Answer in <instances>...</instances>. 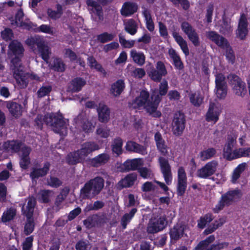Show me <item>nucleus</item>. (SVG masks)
I'll return each instance as SVG.
<instances>
[{
  "instance_id": "f257e3e1",
  "label": "nucleus",
  "mask_w": 250,
  "mask_h": 250,
  "mask_svg": "<svg viewBox=\"0 0 250 250\" xmlns=\"http://www.w3.org/2000/svg\"><path fill=\"white\" fill-rule=\"evenodd\" d=\"M150 98L148 91L142 90L140 94L131 102L129 103V107L132 109H140L141 107L154 118H159L162 116L161 112L157 110L159 104L162 100L159 95L152 94Z\"/></svg>"
},
{
  "instance_id": "f03ea898",
  "label": "nucleus",
  "mask_w": 250,
  "mask_h": 250,
  "mask_svg": "<svg viewBox=\"0 0 250 250\" xmlns=\"http://www.w3.org/2000/svg\"><path fill=\"white\" fill-rule=\"evenodd\" d=\"M104 186V179L101 176H96L84 183L80 189V196L83 199H91L101 192Z\"/></svg>"
},
{
  "instance_id": "7ed1b4c3",
  "label": "nucleus",
  "mask_w": 250,
  "mask_h": 250,
  "mask_svg": "<svg viewBox=\"0 0 250 250\" xmlns=\"http://www.w3.org/2000/svg\"><path fill=\"white\" fill-rule=\"evenodd\" d=\"M242 196V191L238 188L229 190L221 195L218 203L212 209L213 212L215 213H219L225 207H229L233 203L239 200Z\"/></svg>"
},
{
  "instance_id": "20e7f679",
  "label": "nucleus",
  "mask_w": 250,
  "mask_h": 250,
  "mask_svg": "<svg viewBox=\"0 0 250 250\" xmlns=\"http://www.w3.org/2000/svg\"><path fill=\"white\" fill-rule=\"evenodd\" d=\"M8 48L9 55L14 56L10 61V69L13 72L22 66L21 59L24 55V48L22 43L16 40L12 41Z\"/></svg>"
},
{
  "instance_id": "39448f33",
  "label": "nucleus",
  "mask_w": 250,
  "mask_h": 250,
  "mask_svg": "<svg viewBox=\"0 0 250 250\" xmlns=\"http://www.w3.org/2000/svg\"><path fill=\"white\" fill-rule=\"evenodd\" d=\"M45 119L46 125L50 126L55 133L62 136L67 134L66 123L62 114L52 113L49 115H45Z\"/></svg>"
},
{
  "instance_id": "423d86ee",
  "label": "nucleus",
  "mask_w": 250,
  "mask_h": 250,
  "mask_svg": "<svg viewBox=\"0 0 250 250\" xmlns=\"http://www.w3.org/2000/svg\"><path fill=\"white\" fill-rule=\"evenodd\" d=\"M23 65L13 72L14 79L20 88H25L29 83V79L39 81L40 77L34 73L25 72Z\"/></svg>"
},
{
  "instance_id": "0eeeda50",
  "label": "nucleus",
  "mask_w": 250,
  "mask_h": 250,
  "mask_svg": "<svg viewBox=\"0 0 250 250\" xmlns=\"http://www.w3.org/2000/svg\"><path fill=\"white\" fill-rule=\"evenodd\" d=\"M168 220L165 214L152 218L146 228V231L149 234H155L163 231L167 226Z\"/></svg>"
},
{
  "instance_id": "6e6552de",
  "label": "nucleus",
  "mask_w": 250,
  "mask_h": 250,
  "mask_svg": "<svg viewBox=\"0 0 250 250\" xmlns=\"http://www.w3.org/2000/svg\"><path fill=\"white\" fill-rule=\"evenodd\" d=\"M228 79L234 94L238 96L244 97L247 91L245 82L239 76L234 74H229Z\"/></svg>"
},
{
  "instance_id": "1a4fd4ad",
  "label": "nucleus",
  "mask_w": 250,
  "mask_h": 250,
  "mask_svg": "<svg viewBox=\"0 0 250 250\" xmlns=\"http://www.w3.org/2000/svg\"><path fill=\"white\" fill-rule=\"evenodd\" d=\"M186 126V116L181 111L176 112L174 115L172 123V131L174 135L177 136L182 134Z\"/></svg>"
},
{
  "instance_id": "9d476101",
  "label": "nucleus",
  "mask_w": 250,
  "mask_h": 250,
  "mask_svg": "<svg viewBox=\"0 0 250 250\" xmlns=\"http://www.w3.org/2000/svg\"><path fill=\"white\" fill-rule=\"evenodd\" d=\"M182 31L187 36L188 40L195 47L200 44V38L196 30L187 21L182 22L181 24Z\"/></svg>"
},
{
  "instance_id": "9b49d317",
  "label": "nucleus",
  "mask_w": 250,
  "mask_h": 250,
  "mask_svg": "<svg viewBox=\"0 0 250 250\" xmlns=\"http://www.w3.org/2000/svg\"><path fill=\"white\" fill-rule=\"evenodd\" d=\"M158 161L166 184L170 185L172 183V175L171 166L168 159L160 156L159 157Z\"/></svg>"
},
{
  "instance_id": "f8f14e48",
  "label": "nucleus",
  "mask_w": 250,
  "mask_h": 250,
  "mask_svg": "<svg viewBox=\"0 0 250 250\" xmlns=\"http://www.w3.org/2000/svg\"><path fill=\"white\" fill-rule=\"evenodd\" d=\"M247 15L244 13H241L239 20L237 29L235 33L237 38L242 41L246 39L249 33Z\"/></svg>"
},
{
  "instance_id": "ddd939ff",
  "label": "nucleus",
  "mask_w": 250,
  "mask_h": 250,
  "mask_svg": "<svg viewBox=\"0 0 250 250\" xmlns=\"http://www.w3.org/2000/svg\"><path fill=\"white\" fill-rule=\"evenodd\" d=\"M215 89L217 97L220 99H224L227 94L228 87L225 77L221 73L215 76Z\"/></svg>"
},
{
  "instance_id": "4468645a",
  "label": "nucleus",
  "mask_w": 250,
  "mask_h": 250,
  "mask_svg": "<svg viewBox=\"0 0 250 250\" xmlns=\"http://www.w3.org/2000/svg\"><path fill=\"white\" fill-rule=\"evenodd\" d=\"M188 185L187 174L185 168L180 167L178 169L177 194L178 196H183L185 193Z\"/></svg>"
},
{
  "instance_id": "2eb2a0df",
  "label": "nucleus",
  "mask_w": 250,
  "mask_h": 250,
  "mask_svg": "<svg viewBox=\"0 0 250 250\" xmlns=\"http://www.w3.org/2000/svg\"><path fill=\"white\" fill-rule=\"evenodd\" d=\"M217 166L218 163L216 161L213 160L208 162L204 167L197 170V176L201 178H208L215 173Z\"/></svg>"
},
{
  "instance_id": "dca6fc26",
  "label": "nucleus",
  "mask_w": 250,
  "mask_h": 250,
  "mask_svg": "<svg viewBox=\"0 0 250 250\" xmlns=\"http://www.w3.org/2000/svg\"><path fill=\"white\" fill-rule=\"evenodd\" d=\"M106 218L104 214H94L83 221V224L87 228L99 227L106 223Z\"/></svg>"
},
{
  "instance_id": "f3484780",
  "label": "nucleus",
  "mask_w": 250,
  "mask_h": 250,
  "mask_svg": "<svg viewBox=\"0 0 250 250\" xmlns=\"http://www.w3.org/2000/svg\"><path fill=\"white\" fill-rule=\"evenodd\" d=\"M207 37L222 48L225 49V46H229V42L228 40L215 31H208L207 33Z\"/></svg>"
},
{
  "instance_id": "a211bd4d",
  "label": "nucleus",
  "mask_w": 250,
  "mask_h": 250,
  "mask_svg": "<svg viewBox=\"0 0 250 250\" xmlns=\"http://www.w3.org/2000/svg\"><path fill=\"white\" fill-rule=\"evenodd\" d=\"M125 148L126 151L130 153H136L142 155H145L146 153V147L133 141L126 142Z\"/></svg>"
},
{
  "instance_id": "6ab92c4d",
  "label": "nucleus",
  "mask_w": 250,
  "mask_h": 250,
  "mask_svg": "<svg viewBox=\"0 0 250 250\" xmlns=\"http://www.w3.org/2000/svg\"><path fill=\"white\" fill-rule=\"evenodd\" d=\"M6 106L10 114L15 118L18 119L22 115L23 107L20 104L9 101L6 102Z\"/></svg>"
},
{
  "instance_id": "aec40b11",
  "label": "nucleus",
  "mask_w": 250,
  "mask_h": 250,
  "mask_svg": "<svg viewBox=\"0 0 250 250\" xmlns=\"http://www.w3.org/2000/svg\"><path fill=\"white\" fill-rule=\"evenodd\" d=\"M185 230V225L176 223L169 229V234L170 239L174 241L178 240L183 236Z\"/></svg>"
},
{
  "instance_id": "412c9836",
  "label": "nucleus",
  "mask_w": 250,
  "mask_h": 250,
  "mask_svg": "<svg viewBox=\"0 0 250 250\" xmlns=\"http://www.w3.org/2000/svg\"><path fill=\"white\" fill-rule=\"evenodd\" d=\"M138 8V5L135 2L126 1L123 3L120 13L122 16L127 17L136 13Z\"/></svg>"
},
{
  "instance_id": "4be33fe9",
  "label": "nucleus",
  "mask_w": 250,
  "mask_h": 250,
  "mask_svg": "<svg viewBox=\"0 0 250 250\" xmlns=\"http://www.w3.org/2000/svg\"><path fill=\"white\" fill-rule=\"evenodd\" d=\"M137 179V175L135 173H129L118 182L117 184L118 188L122 189L131 187L134 184Z\"/></svg>"
},
{
  "instance_id": "5701e85b",
  "label": "nucleus",
  "mask_w": 250,
  "mask_h": 250,
  "mask_svg": "<svg viewBox=\"0 0 250 250\" xmlns=\"http://www.w3.org/2000/svg\"><path fill=\"white\" fill-rule=\"evenodd\" d=\"M50 164L48 162H45L42 168H33L30 173V177L34 179H38L45 176L50 169Z\"/></svg>"
},
{
  "instance_id": "b1692460",
  "label": "nucleus",
  "mask_w": 250,
  "mask_h": 250,
  "mask_svg": "<svg viewBox=\"0 0 250 250\" xmlns=\"http://www.w3.org/2000/svg\"><path fill=\"white\" fill-rule=\"evenodd\" d=\"M99 149V146L96 143L93 142H87L82 145V147L79 150L81 153V156L84 158L90 153Z\"/></svg>"
},
{
  "instance_id": "393cba45",
  "label": "nucleus",
  "mask_w": 250,
  "mask_h": 250,
  "mask_svg": "<svg viewBox=\"0 0 250 250\" xmlns=\"http://www.w3.org/2000/svg\"><path fill=\"white\" fill-rule=\"evenodd\" d=\"M123 140L120 137L115 138L111 145V150L115 156L118 157L123 153Z\"/></svg>"
},
{
  "instance_id": "a878e982",
  "label": "nucleus",
  "mask_w": 250,
  "mask_h": 250,
  "mask_svg": "<svg viewBox=\"0 0 250 250\" xmlns=\"http://www.w3.org/2000/svg\"><path fill=\"white\" fill-rule=\"evenodd\" d=\"M125 87L124 80L119 79L112 84L110 88V93L114 97L119 96L124 90Z\"/></svg>"
},
{
  "instance_id": "bb28decb",
  "label": "nucleus",
  "mask_w": 250,
  "mask_h": 250,
  "mask_svg": "<svg viewBox=\"0 0 250 250\" xmlns=\"http://www.w3.org/2000/svg\"><path fill=\"white\" fill-rule=\"evenodd\" d=\"M141 165L139 159H128L122 166L124 171L138 170Z\"/></svg>"
},
{
  "instance_id": "cd10ccee",
  "label": "nucleus",
  "mask_w": 250,
  "mask_h": 250,
  "mask_svg": "<svg viewBox=\"0 0 250 250\" xmlns=\"http://www.w3.org/2000/svg\"><path fill=\"white\" fill-rule=\"evenodd\" d=\"M99 121L106 123L110 119V109L107 105L104 104L97 109Z\"/></svg>"
},
{
  "instance_id": "c85d7f7f",
  "label": "nucleus",
  "mask_w": 250,
  "mask_h": 250,
  "mask_svg": "<svg viewBox=\"0 0 250 250\" xmlns=\"http://www.w3.org/2000/svg\"><path fill=\"white\" fill-rule=\"evenodd\" d=\"M235 140L231 136H228L227 142L223 149V156L227 160H229L232 154V148Z\"/></svg>"
},
{
  "instance_id": "c756f323",
  "label": "nucleus",
  "mask_w": 250,
  "mask_h": 250,
  "mask_svg": "<svg viewBox=\"0 0 250 250\" xmlns=\"http://www.w3.org/2000/svg\"><path fill=\"white\" fill-rule=\"evenodd\" d=\"M110 159V156L105 153L98 155L91 160V163L94 167L104 165L106 164Z\"/></svg>"
},
{
  "instance_id": "7c9ffc66",
  "label": "nucleus",
  "mask_w": 250,
  "mask_h": 250,
  "mask_svg": "<svg viewBox=\"0 0 250 250\" xmlns=\"http://www.w3.org/2000/svg\"><path fill=\"white\" fill-rule=\"evenodd\" d=\"M214 103H210L208 111L206 116V120L208 122L212 121L214 123H216L219 120L220 113L217 111H214Z\"/></svg>"
},
{
  "instance_id": "2f4dec72",
  "label": "nucleus",
  "mask_w": 250,
  "mask_h": 250,
  "mask_svg": "<svg viewBox=\"0 0 250 250\" xmlns=\"http://www.w3.org/2000/svg\"><path fill=\"white\" fill-rule=\"evenodd\" d=\"M22 145V143L18 140H13L8 141L3 144V148L5 149L10 148L13 153H18L20 150Z\"/></svg>"
},
{
  "instance_id": "473e14b6",
  "label": "nucleus",
  "mask_w": 250,
  "mask_h": 250,
  "mask_svg": "<svg viewBox=\"0 0 250 250\" xmlns=\"http://www.w3.org/2000/svg\"><path fill=\"white\" fill-rule=\"evenodd\" d=\"M172 36L175 39L176 42L180 46L181 49L186 56L189 55V49L187 42L183 37L179 35V33L176 32L172 33Z\"/></svg>"
},
{
  "instance_id": "72a5a7b5",
  "label": "nucleus",
  "mask_w": 250,
  "mask_h": 250,
  "mask_svg": "<svg viewBox=\"0 0 250 250\" xmlns=\"http://www.w3.org/2000/svg\"><path fill=\"white\" fill-rule=\"evenodd\" d=\"M169 55L173 60V64L175 69L179 70H183L184 68L183 62H182L180 57L176 53L174 49H170L169 50Z\"/></svg>"
},
{
  "instance_id": "f704fd0d",
  "label": "nucleus",
  "mask_w": 250,
  "mask_h": 250,
  "mask_svg": "<svg viewBox=\"0 0 250 250\" xmlns=\"http://www.w3.org/2000/svg\"><path fill=\"white\" fill-rule=\"evenodd\" d=\"M38 50L42 59L45 62H47L49 59V55L51 53L49 47L42 41L38 45Z\"/></svg>"
},
{
  "instance_id": "c9c22d12",
  "label": "nucleus",
  "mask_w": 250,
  "mask_h": 250,
  "mask_svg": "<svg viewBox=\"0 0 250 250\" xmlns=\"http://www.w3.org/2000/svg\"><path fill=\"white\" fill-rule=\"evenodd\" d=\"M56 10H54L51 8L47 10V14L49 18L53 20L60 19L63 14V9L61 4L58 3L56 5Z\"/></svg>"
},
{
  "instance_id": "e433bc0d",
  "label": "nucleus",
  "mask_w": 250,
  "mask_h": 250,
  "mask_svg": "<svg viewBox=\"0 0 250 250\" xmlns=\"http://www.w3.org/2000/svg\"><path fill=\"white\" fill-rule=\"evenodd\" d=\"M50 68L56 72H63L66 69V65L61 58H55L50 65Z\"/></svg>"
},
{
  "instance_id": "4c0bfd02",
  "label": "nucleus",
  "mask_w": 250,
  "mask_h": 250,
  "mask_svg": "<svg viewBox=\"0 0 250 250\" xmlns=\"http://www.w3.org/2000/svg\"><path fill=\"white\" fill-rule=\"evenodd\" d=\"M226 222L225 219L220 218L218 220H215L213 223L209 225L204 231V234L208 235L215 231L218 228L223 226Z\"/></svg>"
},
{
  "instance_id": "58836bf2",
  "label": "nucleus",
  "mask_w": 250,
  "mask_h": 250,
  "mask_svg": "<svg viewBox=\"0 0 250 250\" xmlns=\"http://www.w3.org/2000/svg\"><path fill=\"white\" fill-rule=\"evenodd\" d=\"M215 239V236L210 235L205 239L201 241L193 250H208L209 246L214 241Z\"/></svg>"
},
{
  "instance_id": "ea45409f",
  "label": "nucleus",
  "mask_w": 250,
  "mask_h": 250,
  "mask_svg": "<svg viewBox=\"0 0 250 250\" xmlns=\"http://www.w3.org/2000/svg\"><path fill=\"white\" fill-rule=\"evenodd\" d=\"M36 205V201L34 198H30L29 199L26 209L24 210V207H22L21 211L22 214L26 217H33L34 208Z\"/></svg>"
},
{
  "instance_id": "a19ab883",
  "label": "nucleus",
  "mask_w": 250,
  "mask_h": 250,
  "mask_svg": "<svg viewBox=\"0 0 250 250\" xmlns=\"http://www.w3.org/2000/svg\"><path fill=\"white\" fill-rule=\"evenodd\" d=\"M137 211L136 208H133L128 213L123 215L121 220V224L123 229H125L126 228L127 224L130 222Z\"/></svg>"
},
{
  "instance_id": "79ce46f5",
  "label": "nucleus",
  "mask_w": 250,
  "mask_h": 250,
  "mask_svg": "<svg viewBox=\"0 0 250 250\" xmlns=\"http://www.w3.org/2000/svg\"><path fill=\"white\" fill-rule=\"evenodd\" d=\"M17 213V210L14 207H10L4 211L1 216V221L3 223H7L13 220Z\"/></svg>"
},
{
  "instance_id": "37998d69",
  "label": "nucleus",
  "mask_w": 250,
  "mask_h": 250,
  "mask_svg": "<svg viewBox=\"0 0 250 250\" xmlns=\"http://www.w3.org/2000/svg\"><path fill=\"white\" fill-rule=\"evenodd\" d=\"M142 14L146 21V24L147 29L150 32H153L154 30V24L150 11L146 8H144Z\"/></svg>"
},
{
  "instance_id": "c03bdc74",
  "label": "nucleus",
  "mask_w": 250,
  "mask_h": 250,
  "mask_svg": "<svg viewBox=\"0 0 250 250\" xmlns=\"http://www.w3.org/2000/svg\"><path fill=\"white\" fill-rule=\"evenodd\" d=\"M214 219L212 213H208L200 217L197 220V227L201 229H204L208 223H210Z\"/></svg>"
},
{
  "instance_id": "a18cd8bd",
  "label": "nucleus",
  "mask_w": 250,
  "mask_h": 250,
  "mask_svg": "<svg viewBox=\"0 0 250 250\" xmlns=\"http://www.w3.org/2000/svg\"><path fill=\"white\" fill-rule=\"evenodd\" d=\"M83 158H84V157L81 156V153L79 149L68 154L66 158V160L68 164L74 165L79 163L80 159Z\"/></svg>"
},
{
  "instance_id": "49530a36",
  "label": "nucleus",
  "mask_w": 250,
  "mask_h": 250,
  "mask_svg": "<svg viewBox=\"0 0 250 250\" xmlns=\"http://www.w3.org/2000/svg\"><path fill=\"white\" fill-rule=\"evenodd\" d=\"M86 84V81L81 77H76L71 81L72 91L75 92L80 91Z\"/></svg>"
},
{
  "instance_id": "de8ad7c7",
  "label": "nucleus",
  "mask_w": 250,
  "mask_h": 250,
  "mask_svg": "<svg viewBox=\"0 0 250 250\" xmlns=\"http://www.w3.org/2000/svg\"><path fill=\"white\" fill-rule=\"evenodd\" d=\"M131 57L133 61L138 65L142 66L145 62L146 57L142 52H137L136 50H131Z\"/></svg>"
},
{
  "instance_id": "09e8293b",
  "label": "nucleus",
  "mask_w": 250,
  "mask_h": 250,
  "mask_svg": "<svg viewBox=\"0 0 250 250\" xmlns=\"http://www.w3.org/2000/svg\"><path fill=\"white\" fill-rule=\"evenodd\" d=\"M35 223L33 217H26V221L24 226V233L26 235L31 234L34 230Z\"/></svg>"
},
{
  "instance_id": "8fccbe9b",
  "label": "nucleus",
  "mask_w": 250,
  "mask_h": 250,
  "mask_svg": "<svg viewBox=\"0 0 250 250\" xmlns=\"http://www.w3.org/2000/svg\"><path fill=\"white\" fill-rule=\"evenodd\" d=\"M125 31L131 35H135L137 31V26L133 19L129 20L125 25Z\"/></svg>"
},
{
  "instance_id": "3c124183",
  "label": "nucleus",
  "mask_w": 250,
  "mask_h": 250,
  "mask_svg": "<svg viewBox=\"0 0 250 250\" xmlns=\"http://www.w3.org/2000/svg\"><path fill=\"white\" fill-rule=\"evenodd\" d=\"M51 193V191L49 189L41 190L38 193L39 201L42 203H48L50 201Z\"/></svg>"
},
{
  "instance_id": "603ef678",
  "label": "nucleus",
  "mask_w": 250,
  "mask_h": 250,
  "mask_svg": "<svg viewBox=\"0 0 250 250\" xmlns=\"http://www.w3.org/2000/svg\"><path fill=\"white\" fill-rule=\"evenodd\" d=\"M189 98L191 104L197 107H200L203 101V98L201 95L195 92L190 94Z\"/></svg>"
},
{
  "instance_id": "864d4df0",
  "label": "nucleus",
  "mask_w": 250,
  "mask_h": 250,
  "mask_svg": "<svg viewBox=\"0 0 250 250\" xmlns=\"http://www.w3.org/2000/svg\"><path fill=\"white\" fill-rule=\"evenodd\" d=\"M246 164L243 163L239 164L234 169L232 176V181L235 183L236 181L240 178L241 174L245 170Z\"/></svg>"
},
{
  "instance_id": "5fc2aeb1",
  "label": "nucleus",
  "mask_w": 250,
  "mask_h": 250,
  "mask_svg": "<svg viewBox=\"0 0 250 250\" xmlns=\"http://www.w3.org/2000/svg\"><path fill=\"white\" fill-rule=\"evenodd\" d=\"M216 153L214 148H209L205 150L201 151L200 152V156L202 161H206L213 157Z\"/></svg>"
},
{
  "instance_id": "6e6d98bb",
  "label": "nucleus",
  "mask_w": 250,
  "mask_h": 250,
  "mask_svg": "<svg viewBox=\"0 0 250 250\" xmlns=\"http://www.w3.org/2000/svg\"><path fill=\"white\" fill-rule=\"evenodd\" d=\"M115 37V35L112 33H108L105 32L98 35L97 36V40L102 43L112 41Z\"/></svg>"
},
{
  "instance_id": "4d7b16f0",
  "label": "nucleus",
  "mask_w": 250,
  "mask_h": 250,
  "mask_svg": "<svg viewBox=\"0 0 250 250\" xmlns=\"http://www.w3.org/2000/svg\"><path fill=\"white\" fill-rule=\"evenodd\" d=\"M225 48H226L225 56L226 60L231 64H233L235 62V55L233 49L229 44V46H225Z\"/></svg>"
},
{
  "instance_id": "13d9d810",
  "label": "nucleus",
  "mask_w": 250,
  "mask_h": 250,
  "mask_svg": "<svg viewBox=\"0 0 250 250\" xmlns=\"http://www.w3.org/2000/svg\"><path fill=\"white\" fill-rule=\"evenodd\" d=\"M52 90L51 85H42L37 91V95L38 98H42L49 95Z\"/></svg>"
},
{
  "instance_id": "bf43d9fd",
  "label": "nucleus",
  "mask_w": 250,
  "mask_h": 250,
  "mask_svg": "<svg viewBox=\"0 0 250 250\" xmlns=\"http://www.w3.org/2000/svg\"><path fill=\"white\" fill-rule=\"evenodd\" d=\"M247 155V154L245 153V148H239L233 151L232 154L228 161H232L241 157H246Z\"/></svg>"
},
{
  "instance_id": "052dcab7",
  "label": "nucleus",
  "mask_w": 250,
  "mask_h": 250,
  "mask_svg": "<svg viewBox=\"0 0 250 250\" xmlns=\"http://www.w3.org/2000/svg\"><path fill=\"white\" fill-rule=\"evenodd\" d=\"M232 31V28L230 23L226 20H223L222 24L220 26V32L222 34L226 35L229 34Z\"/></svg>"
},
{
  "instance_id": "680f3d73",
  "label": "nucleus",
  "mask_w": 250,
  "mask_h": 250,
  "mask_svg": "<svg viewBox=\"0 0 250 250\" xmlns=\"http://www.w3.org/2000/svg\"><path fill=\"white\" fill-rule=\"evenodd\" d=\"M149 76L155 82H160L162 77L165 76L155 68H152L149 72Z\"/></svg>"
},
{
  "instance_id": "e2e57ef3",
  "label": "nucleus",
  "mask_w": 250,
  "mask_h": 250,
  "mask_svg": "<svg viewBox=\"0 0 250 250\" xmlns=\"http://www.w3.org/2000/svg\"><path fill=\"white\" fill-rule=\"evenodd\" d=\"M138 171L140 176L144 179H150L153 175L151 170L146 167H139Z\"/></svg>"
},
{
  "instance_id": "0e129e2a",
  "label": "nucleus",
  "mask_w": 250,
  "mask_h": 250,
  "mask_svg": "<svg viewBox=\"0 0 250 250\" xmlns=\"http://www.w3.org/2000/svg\"><path fill=\"white\" fill-rule=\"evenodd\" d=\"M81 126L83 130L85 133L92 132L93 128H94L92 123L87 119H83L82 120Z\"/></svg>"
},
{
  "instance_id": "69168bd1",
  "label": "nucleus",
  "mask_w": 250,
  "mask_h": 250,
  "mask_svg": "<svg viewBox=\"0 0 250 250\" xmlns=\"http://www.w3.org/2000/svg\"><path fill=\"white\" fill-rule=\"evenodd\" d=\"M168 89V85L167 82L166 80H164L159 85V94L156 95H159L160 97L162 98V96H165L167 94Z\"/></svg>"
},
{
  "instance_id": "338daca9",
  "label": "nucleus",
  "mask_w": 250,
  "mask_h": 250,
  "mask_svg": "<svg viewBox=\"0 0 250 250\" xmlns=\"http://www.w3.org/2000/svg\"><path fill=\"white\" fill-rule=\"evenodd\" d=\"M47 185L54 188H58L60 187L62 182L58 178L50 176L49 179H47Z\"/></svg>"
},
{
  "instance_id": "774afa93",
  "label": "nucleus",
  "mask_w": 250,
  "mask_h": 250,
  "mask_svg": "<svg viewBox=\"0 0 250 250\" xmlns=\"http://www.w3.org/2000/svg\"><path fill=\"white\" fill-rule=\"evenodd\" d=\"M229 245V243L226 242L213 244L209 246V250H222L227 248Z\"/></svg>"
}]
</instances>
